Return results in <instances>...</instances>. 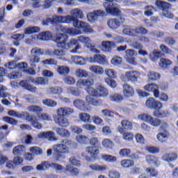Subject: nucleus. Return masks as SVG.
Returning a JSON list of instances; mask_svg holds the SVG:
<instances>
[{"instance_id":"8fccbe9b","label":"nucleus","mask_w":178,"mask_h":178,"mask_svg":"<svg viewBox=\"0 0 178 178\" xmlns=\"http://www.w3.org/2000/svg\"><path fill=\"white\" fill-rule=\"evenodd\" d=\"M51 19V24H53V26H56V24H58V23L63 24V16L53 15Z\"/></svg>"},{"instance_id":"bb28decb","label":"nucleus","mask_w":178,"mask_h":178,"mask_svg":"<svg viewBox=\"0 0 178 178\" xmlns=\"http://www.w3.org/2000/svg\"><path fill=\"white\" fill-rule=\"evenodd\" d=\"M55 131L60 137H63V138H69L70 137V132L66 129L57 127L55 128Z\"/></svg>"},{"instance_id":"6e6d98bb","label":"nucleus","mask_w":178,"mask_h":178,"mask_svg":"<svg viewBox=\"0 0 178 178\" xmlns=\"http://www.w3.org/2000/svg\"><path fill=\"white\" fill-rule=\"evenodd\" d=\"M121 125L124 130H131V129H133V124L127 120H123L121 122Z\"/></svg>"},{"instance_id":"37998d69","label":"nucleus","mask_w":178,"mask_h":178,"mask_svg":"<svg viewBox=\"0 0 178 178\" xmlns=\"http://www.w3.org/2000/svg\"><path fill=\"white\" fill-rule=\"evenodd\" d=\"M108 98L112 102H122L123 101V96L118 93L111 94Z\"/></svg>"},{"instance_id":"338daca9","label":"nucleus","mask_w":178,"mask_h":178,"mask_svg":"<svg viewBox=\"0 0 178 178\" xmlns=\"http://www.w3.org/2000/svg\"><path fill=\"white\" fill-rule=\"evenodd\" d=\"M46 138L49 141H58V138L55 136V133L52 131L46 132Z\"/></svg>"},{"instance_id":"49530a36","label":"nucleus","mask_w":178,"mask_h":178,"mask_svg":"<svg viewBox=\"0 0 178 178\" xmlns=\"http://www.w3.org/2000/svg\"><path fill=\"white\" fill-rule=\"evenodd\" d=\"M88 26V24L86 23L85 22L80 21L78 19L74 20V27H76V29H83L84 31Z\"/></svg>"},{"instance_id":"774afa93","label":"nucleus","mask_w":178,"mask_h":178,"mask_svg":"<svg viewBox=\"0 0 178 178\" xmlns=\"http://www.w3.org/2000/svg\"><path fill=\"white\" fill-rule=\"evenodd\" d=\"M30 152L35 155H42V149L38 147H32L29 149Z\"/></svg>"},{"instance_id":"a211bd4d","label":"nucleus","mask_w":178,"mask_h":178,"mask_svg":"<svg viewBox=\"0 0 178 178\" xmlns=\"http://www.w3.org/2000/svg\"><path fill=\"white\" fill-rule=\"evenodd\" d=\"M60 29L63 33H66V34H69L70 35H80L82 34V32L80 29H74L73 28H65L62 26H60Z\"/></svg>"},{"instance_id":"f03ea898","label":"nucleus","mask_w":178,"mask_h":178,"mask_svg":"<svg viewBox=\"0 0 178 178\" xmlns=\"http://www.w3.org/2000/svg\"><path fill=\"white\" fill-rule=\"evenodd\" d=\"M56 115L53 117L54 123L60 126V127H67L70 122L67 116H70L74 113V109L65 106L58 108L56 111Z\"/></svg>"},{"instance_id":"a878e982","label":"nucleus","mask_w":178,"mask_h":178,"mask_svg":"<svg viewBox=\"0 0 178 178\" xmlns=\"http://www.w3.org/2000/svg\"><path fill=\"white\" fill-rule=\"evenodd\" d=\"M78 41L83 44L86 48H91V44L92 43V40L88 36L81 35L78 37Z\"/></svg>"},{"instance_id":"ea45409f","label":"nucleus","mask_w":178,"mask_h":178,"mask_svg":"<svg viewBox=\"0 0 178 178\" xmlns=\"http://www.w3.org/2000/svg\"><path fill=\"white\" fill-rule=\"evenodd\" d=\"M75 75L79 79H86L88 77V72L86 70L79 68L76 70Z\"/></svg>"},{"instance_id":"473e14b6","label":"nucleus","mask_w":178,"mask_h":178,"mask_svg":"<svg viewBox=\"0 0 178 178\" xmlns=\"http://www.w3.org/2000/svg\"><path fill=\"white\" fill-rule=\"evenodd\" d=\"M169 131L164 129L156 135V138L160 143H163L164 140L169 138Z\"/></svg>"},{"instance_id":"bf43d9fd","label":"nucleus","mask_w":178,"mask_h":178,"mask_svg":"<svg viewBox=\"0 0 178 178\" xmlns=\"http://www.w3.org/2000/svg\"><path fill=\"white\" fill-rule=\"evenodd\" d=\"M40 31V27L38 26H31L28 27L25 29L24 33L25 34H34L35 33H38Z\"/></svg>"},{"instance_id":"4be33fe9","label":"nucleus","mask_w":178,"mask_h":178,"mask_svg":"<svg viewBox=\"0 0 178 178\" xmlns=\"http://www.w3.org/2000/svg\"><path fill=\"white\" fill-rule=\"evenodd\" d=\"M85 151L90 154L91 158H97L98 154H99V149L97 147L88 146L86 147Z\"/></svg>"},{"instance_id":"052dcab7","label":"nucleus","mask_w":178,"mask_h":178,"mask_svg":"<svg viewBox=\"0 0 178 178\" xmlns=\"http://www.w3.org/2000/svg\"><path fill=\"white\" fill-rule=\"evenodd\" d=\"M40 60L39 56H35V54H31L29 56V61L31 66H34V63H38Z\"/></svg>"},{"instance_id":"aec40b11","label":"nucleus","mask_w":178,"mask_h":178,"mask_svg":"<svg viewBox=\"0 0 178 178\" xmlns=\"http://www.w3.org/2000/svg\"><path fill=\"white\" fill-rule=\"evenodd\" d=\"M71 60L75 65H79V66H84V65L87 64V58H84L83 56H72L71 57Z\"/></svg>"},{"instance_id":"2f4dec72","label":"nucleus","mask_w":178,"mask_h":178,"mask_svg":"<svg viewBox=\"0 0 178 178\" xmlns=\"http://www.w3.org/2000/svg\"><path fill=\"white\" fill-rule=\"evenodd\" d=\"M89 70L94 74H99V76H102V74H104V67L99 65H90L89 67Z\"/></svg>"},{"instance_id":"4d7b16f0","label":"nucleus","mask_w":178,"mask_h":178,"mask_svg":"<svg viewBox=\"0 0 178 178\" xmlns=\"http://www.w3.org/2000/svg\"><path fill=\"white\" fill-rule=\"evenodd\" d=\"M102 159L106 161V162H116V161H118L116 156L109 154H102Z\"/></svg>"},{"instance_id":"f8f14e48","label":"nucleus","mask_w":178,"mask_h":178,"mask_svg":"<svg viewBox=\"0 0 178 178\" xmlns=\"http://www.w3.org/2000/svg\"><path fill=\"white\" fill-rule=\"evenodd\" d=\"M8 115L13 118H17V119H22L25 120H31V115L28 112L19 113L14 110L8 111Z\"/></svg>"},{"instance_id":"ddd939ff","label":"nucleus","mask_w":178,"mask_h":178,"mask_svg":"<svg viewBox=\"0 0 178 178\" xmlns=\"http://www.w3.org/2000/svg\"><path fill=\"white\" fill-rule=\"evenodd\" d=\"M145 105L147 108H149L150 109H161V108H163L162 102L157 101L154 97H150L147 99Z\"/></svg>"},{"instance_id":"423d86ee","label":"nucleus","mask_w":178,"mask_h":178,"mask_svg":"<svg viewBox=\"0 0 178 178\" xmlns=\"http://www.w3.org/2000/svg\"><path fill=\"white\" fill-rule=\"evenodd\" d=\"M103 6L105 8L106 12H107V13H111L113 16H118V15L122 13L120 9H119V5H118V3H108L107 2H105L104 3Z\"/></svg>"},{"instance_id":"79ce46f5","label":"nucleus","mask_w":178,"mask_h":178,"mask_svg":"<svg viewBox=\"0 0 178 178\" xmlns=\"http://www.w3.org/2000/svg\"><path fill=\"white\" fill-rule=\"evenodd\" d=\"M23 152H26V148L23 145L15 146L13 149V155H22Z\"/></svg>"},{"instance_id":"0eeeda50","label":"nucleus","mask_w":178,"mask_h":178,"mask_svg":"<svg viewBox=\"0 0 178 178\" xmlns=\"http://www.w3.org/2000/svg\"><path fill=\"white\" fill-rule=\"evenodd\" d=\"M48 168H52L53 169H56V170L58 171L63 170V167L61 165L49 163L48 161H44L40 164H38L36 166V170L39 171L45 170V169H48Z\"/></svg>"},{"instance_id":"6ab92c4d","label":"nucleus","mask_w":178,"mask_h":178,"mask_svg":"<svg viewBox=\"0 0 178 178\" xmlns=\"http://www.w3.org/2000/svg\"><path fill=\"white\" fill-rule=\"evenodd\" d=\"M8 169H13L16 167L13 161H10L6 156H0V165H5Z\"/></svg>"},{"instance_id":"e433bc0d","label":"nucleus","mask_w":178,"mask_h":178,"mask_svg":"<svg viewBox=\"0 0 178 178\" xmlns=\"http://www.w3.org/2000/svg\"><path fill=\"white\" fill-rule=\"evenodd\" d=\"M70 15H72L74 19H77L78 20L79 19H83V17H84L83 11L79 8H75L71 10Z\"/></svg>"},{"instance_id":"c756f323","label":"nucleus","mask_w":178,"mask_h":178,"mask_svg":"<svg viewBox=\"0 0 178 178\" xmlns=\"http://www.w3.org/2000/svg\"><path fill=\"white\" fill-rule=\"evenodd\" d=\"M26 111L31 113H36L38 116L39 113H42V112H43L44 109H42V107L40 106L30 105L26 108Z\"/></svg>"},{"instance_id":"9b49d317","label":"nucleus","mask_w":178,"mask_h":178,"mask_svg":"<svg viewBox=\"0 0 178 178\" xmlns=\"http://www.w3.org/2000/svg\"><path fill=\"white\" fill-rule=\"evenodd\" d=\"M106 16V13L102 10H95L92 13H89L87 15V19L90 23H94L98 20L99 17H104Z\"/></svg>"},{"instance_id":"cd10ccee","label":"nucleus","mask_w":178,"mask_h":178,"mask_svg":"<svg viewBox=\"0 0 178 178\" xmlns=\"http://www.w3.org/2000/svg\"><path fill=\"white\" fill-rule=\"evenodd\" d=\"M55 131L60 137H63V138H69L70 137V132L66 129L57 127L55 128Z\"/></svg>"},{"instance_id":"603ef678","label":"nucleus","mask_w":178,"mask_h":178,"mask_svg":"<svg viewBox=\"0 0 178 178\" xmlns=\"http://www.w3.org/2000/svg\"><path fill=\"white\" fill-rule=\"evenodd\" d=\"M31 120H26L27 122H31V124L34 129H38V130H41L42 129V124L38 122V120H34L33 116L31 115Z\"/></svg>"},{"instance_id":"2eb2a0df","label":"nucleus","mask_w":178,"mask_h":178,"mask_svg":"<svg viewBox=\"0 0 178 178\" xmlns=\"http://www.w3.org/2000/svg\"><path fill=\"white\" fill-rule=\"evenodd\" d=\"M45 55L59 59L62 58V56H65V55H66V51L59 49H54V51L48 49L45 51Z\"/></svg>"},{"instance_id":"0e129e2a","label":"nucleus","mask_w":178,"mask_h":178,"mask_svg":"<svg viewBox=\"0 0 178 178\" xmlns=\"http://www.w3.org/2000/svg\"><path fill=\"white\" fill-rule=\"evenodd\" d=\"M122 57H119L118 56H113L111 60V63L113 66H119V65L122 64Z\"/></svg>"},{"instance_id":"9d476101","label":"nucleus","mask_w":178,"mask_h":178,"mask_svg":"<svg viewBox=\"0 0 178 178\" xmlns=\"http://www.w3.org/2000/svg\"><path fill=\"white\" fill-rule=\"evenodd\" d=\"M53 151L57 154L56 161H59L62 154H69V147L64 143L57 144L53 146Z\"/></svg>"},{"instance_id":"864d4df0","label":"nucleus","mask_w":178,"mask_h":178,"mask_svg":"<svg viewBox=\"0 0 178 178\" xmlns=\"http://www.w3.org/2000/svg\"><path fill=\"white\" fill-rule=\"evenodd\" d=\"M104 73L108 79H116L118 73L113 69H106Z\"/></svg>"},{"instance_id":"5701e85b","label":"nucleus","mask_w":178,"mask_h":178,"mask_svg":"<svg viewBox=\"0 0 178 178\" xmlns=\"http://www.w3.org/2000/svg\"><path fill=\"white\" fill-rule=\"evenodd\" d=\"M115 47V42L111 41H103L102 42V50L103 52H112V48Z\"/></svg>"},{"instance_id":"c03bdc74","label":"nucleus","mask_w":178,"mask_h":178,"mask_svg":"<svg viewBox=\"0 0 178 178\" xmlns=\"http://www.w3.org/2000/svg\"><path fill=\"white\" fill-rule=\"evenodd\" d=\"M146 161L148 163H153V165H159V159L155 156L147 155L145 157Z\"/></svg>"},{"instance_id":"c9c22d12","label":"nucleus","mask_w":178,"mask_h":178,"mask_svg":"<svg viewBox=\"0 0 178 178\" xmlns=\"http://www.w3.org/2000/svg\"><path fill=\"white\" fill-rule=\"evenodd\" d=\"M67 92L74 97H80L81 95V91L79 88L73 86L67 88Z\"/></svg>"},{"instance_id":"b1692460","label":"nucleus","mask_w":178,"mask_h":178,"mask_svg":"<svg viewBox=\"0 0 178 178\" xmlns=\"http://www.w3.org/2000/svg\"><path fill=\"white\" fill-rule=\"evenodd\" d=\"M123 94L124 97H133L134 95V89L131 86L125 83L123 85Z\"/></svg>"},{"instance_id":"a18cd8bd","label":"nucleus","mask_w":178,"mask_h":178,"mask_svg":"<svg viewBox=\"0 0 178 178\" xmlns=\"http://www.w3.org/2000/svg\"><path fill=\"white\" fill-rule=\"evenodd\" d=\"M70 69L64 65H58L57 67V73L60 75L69 74Z\"/></svg>"},{"instance_id":"09e8293b","label":"nucleus","mask_w":178,"mask_h":178,"mask_svg":"<svg viewBox=\"0 0 178 178\" xmlns=\"http://www.w3.org/2000/svg\"><path fill=\"white\" fill-rule=\"evenodd\" d=\"M170 65H172V60L165 58H161L160 59L159 66H161V67L166 69V67H169Z\"/></svg>"},{"instance_id":"dca6fc26","label":"nucleus","mask_w":178,"mask_h":178,"mask_svg":"<svg viewBox=\"0 0 178 178\" xmlns=\"http://www.w3.org/2000/svg\"><path fill=\"white\" fill-rule=\"evenodd\" d=\"M145 91H148V92H153L154 97L158 98L159 97V86L155 83H149L144 86Z\"/></svg>"},{"instance_id":"4c0bfd02","label":"nucleus","mask_w":178,"mask_h":178,"mask_svg":"<svg viewBox=\"0 0 178 178\" xmlns=\"http://www.w3.org/2000/svg\"><path fill=\"white\" fill-rule=\"evenodd\" d=\"M79 119L83 123H91V115L86 113H81L79 114Z\"/></svg>"},{"instance_id":"c85d7f7f","label":"nucleus","mask_w":178,"mask_h":178,"mask_svg":"<svg viewBox=\"0 0 178 178\" xmlns=\"http://www.w3.org/2000/svg\"><path fill=\"white\" fill-rule=\"evenodd\" d=\"M36 38L40 41H48L52 38V33L49 31L42 32L37 35Z\"/></svg>"},{"instance_id":"f704fd0d","label":"nucleus","mask_w":178,"mask_h":178,"mask_svg":"<svg viewBox=\"0 0 178 178\" xmlns=\"http://www.w3.org/2000/svg\"><path fill=\"white\" fill-rule=\"evenodd\" d=\"M91 170H95V172H105L108 170V166L105 165H98V164H92L89 165Z\"/></svg>"},{"instance_id":"3c124183","label":"nucleus","mask_w":178,"mask_h":178,"mask_svg":"<svg viewBox=\"0 0 178 178\" xmlns=\"http://www.w3.org/2000/svg\"><path fill=\"white\" fill-rule=\"evenodd\" d=\"M76 140L80 144H88L90 143V138L84 135L76 136Z\"/></svg>"},{"instance_id":"5fc2aeb1","label":"nucleus","mask_w":178,"mask_h":178,"mask_svg":"<svg viewBox=\"0 0 178 178\" xmlns=\"http://www.w3.org/2000/svg\"><path fill=\"white\" fill-rule=\"evenodd\" d=\"M77 20V18H74L73 15H67V16H63V23H67V24H70L71 22H72L73 26H74V21Z\"/></svg>"},{"instance_id":"6e6552de","label":"nucleus","mask_w":178,"mask_h":178,"mask_svg":"<svg viewBox=\"0 0 178 178\" xmlns=\"http://www.w3.org/2000/svg\"><path fill=\"white\" fill-rule=\"evenodd\" d=\"M67 47L69 49H71L70 51V54H78V55H80V49H81V44H79V39L73 38L71 39L66 44Z\"/></svg>"},{"instance_id":"412c9836","label":"nucleus","mask_w":178,"mask_h":178,"mask_svg":"<svg viewBox=\"0 0 178 178\" xmlns=\"http://www.w3.org/2000/svg\"><path fill=\"white\" fill-rule=\"evenodd\" d=\"M19 86H21L22 88L27 90V91H30V92H37V87L29 83L26 80L21 81Z\"/></svg>"},{"instance_id":"58836bf2","label":"nucleus","mask_w":178,"mask_h":178,"mask_svg":"<svg viewBox=\"0 0 178 178\" xmlns=\"http://www.w3.org/2000/svg\"><path fill=\"white\" fill-rule=\"evenodd\" d=\"M147 79L151 81L159 80V79H161V74L155 72L154 71H149V72H147Z\"/></svg>"},{"instance_id":"f257e3e1","label":"nucleus","mask_w":178,"mask_h":178,"mask_svg":"<svg viewBox=\"0 0 178 178\" xmlns=\"http://www.w3.org/2000/svg\"><path fill=\"white\" fill-rule=\"evenodd\" d=\"M94 85V79L89 77L88 79H81L77 81L76 87L78 88H84L86 90V92L89 94L86 97V101L89 105L92 106H99L102 105V100L97 99L94 97H108L109 95V92L104 86H98L97 89H95L92 87Z\"/></svg>"},{"instance_id":"4468645a","label":"nucleus","mask_w":178,"mask_h":178,"mask_svg":"<svg viewBox=\"0 0 178 178\" xmlns=\"http://www.w3.org/2000/svg\"><path fill=\"white\" fill-rule=\"evenodd\" d=\"M54 41L56 43L58 48H65L66 42L67 41V35L63 33H58L56 35Z\"/></svg>"},{"instance_id":"72a5a7b5","label":"nucleus","mask_w":178,"mask_h":178,"mask_svg":"<svg viewBox=\"0 0 178 178\" xmlns=\"http://www.w3.org/2000/svg\"><path fill=\"white\" fill-rule=\"evenodd\" d=\"M155 5H156L158 8H159V9H161L163 12H165V10H168V9H170L172 6L170 3L162 1H156L155 2Z\"/></svg>"},{"instance_id":"13d9d810","label":"nucleus","mask_w":178,"mask_h":178,"mask_svg":"<svg viewBox=\"0 0 178 178\" xmlns=\"http://www.w3.org/2000/svg\"><path fill=\"white\" fill-rule=\"evenodd\" d=\"M102 113L105 118H115V116H118V113L108 109L102 110Z\"/></svg>"},{"instance_id":"69168bd1","label":"nucleus","mask_w":178,"mask_h":178,"mask_svg":"<svg viewBox=\"0 0 178 178\" xmlns=\"http://www.w3.org/2000/svg\"><path fill=\"white\" fill-rule=\"evenodd\" d=\"M121 166L122 168H131V166H134V161L129 159L122 160L121 161Z\"/></svg>"},{"instance_id":"20e7f679","label":"nucleus","mask_w":178,"mask_h":178,"mask_svg":"<svg viewBox=\"0 0 178 178\" xmlns=\"http://www.w3.org/2000/svg\"><path fill=\"white\" fill-rule=\"evenodd\" d=\"M88 62L90 63H97V65H102L103 66H108L109 62L106 60V56L104 54H95L87 58Z\"/></svg>"},{"instance_id":"680f3d73","label":"nucleus","mask_w":178,"mask_h":178,"mask_svg":"<svg viewBox=\"0 0 178 178\" xmlns=\"http://www.w3.org/2000/svg\"><path fill=\"white\" fill-rule=\"evenodd\" d=\"M3 120L5 123H8V124H12L13 126H16L17 124V120L15 118L10 117H3Z\"/></svg>"},{"instance_id":"f3484780","label":"nucleus","mask_w":178,"mask_h":178,"mask_svg":"<svg viewBox=\"0 0 178 178\" xmlns=\"http://www.w3.org/2000/svg\"><path fill=\"white\" fill-rule=\"evenodd\" d=\"M46 92L49 95H60L63 92V88L59 86H49L47 88Z\"/></svg>"},{"instance_id":"de8ad7c7","label":"nucleus","mask_w":178,"mask_h":178,"mask_svg":"<svg viewBox=\"0 0 178 178\" xmlns=\"http://www.w3.org/2000/svg\"><path fill=\"white\" fill-rule=\"evenodd\" d=\"M102 145L106 149H112L113 148V142L111 139L105 138L102 142Z\"/></svg>"},{"instance_id":"e2e57ef3","label":"nucleus","mask_w":178,"mask_h":178,"mask_svg":"<svg viewBox=\"0 0 178 178\" xmlns=\"http://www.w3.org/2000/svg\"><path fill=\"white\" fill-rule=\"evenodd\" d=\"M49 83V81L44 77L36 78V86H47Z\"/></svg>"},{"instance_id":"a19ab883","label":"nucleus","mask_w":178,"mask_h":178,"mask_svg":"<svg viewBox=\"0 0 178 178\" xmlns=\"http://www.w3.org/2000/svg\"><path fill=\"white\" fill-rule=\"evenodd\" d=\"M43 105L49 108H55L58 106V102L52 99H45L42 100Z\"/></svg>"},{"instance_id":"1a4fd4ad","label":"nucleus","mask_w":178,"mask_h":178,"mask_svg":"<svg viewBox=\"0 0 178 178\" xmlns=\"http://www.w3.org/2000/svg\"><path fill=\"white\" fill-rule=\"evenodd\" d=\"M126 18L123 17H120L118 19L116 18H111L109 19L107 22V26L111 29V30H118L122 24L125 23Z\"/></svg>"},{"instance_id":"7c9ffc66","label":"nucleus","mask_w":178,"mask_h":178,"mask_svg":"<svg viewBox=\"0 0 178 178\" xmlns=\"http://www.w3.org/2000/svg\"><path fill=\"white\" fill-rule=\"evenodd\" d=\"M162 159L165 162H173L177 159V154L175 152L167 153L162 156Z\"/></svg>"},{"instance_id":"393cba45","label":"nucleus","mask_w":178,"mask_h":178,"mask_svg":"<svg viewBox=\"0 0 178 178\" xmlns=\"http://www.w3.org/2000/svg\"><path fill=\"white\" fill-rule=\"evenodd\" d=\"M75 108L80 109L82 112H88V108H86V102L81 99H76L73 102Z\"/></svg>"},{"instance_id":"7ed1b4c3","label":"nucleus","mask_w":178,"mask_h":178,"mask_svg":"<svg viewBox=\"0 0 178 178\" xmlns=\"http://www.w3.org/2000/svg\"><path fill=\"white\" fill-rule=\"evenodd\" d=\"M138 118V119H140V120H143V122L148 123L149 124H150V126H152L153 127H159V126H161V127L165 129L166 127H168L169 126L168 123L158 118H154L152 116L146 113L140 114Z\"/></svg>"},{"instance_id":"39448f33","label":"nucleus","mask_w":178,"mask_h":178,"mask_svg":"<svg viewBox=\"0 0 178 178\" xmlns=\"http://www.w3.org/2000/svg\"><path fill=\"white\" fill-rule=\"evenodd\" d=\"M138 77H140V72L136 70L128 71L121 76V80L135 83H137Z\"/></svg>"}]
</instances>
